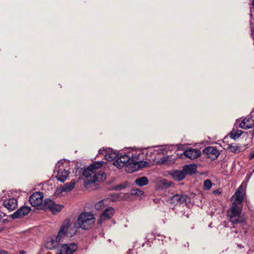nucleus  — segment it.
<instances>
[{"mask_svg": "<svg viewBox=\"0 0 254 254\" xmlns=\"http://www.w3.org/2000/svg\"><path fill=\"white\" fill-rule=\"evenodd\" d=\"M103 161H97L85 169L82 174L85 177L84 183L85 187L96 182L103 181L106 179V174L102 171H97L103 165Z\"/></svg>", "mask_w": 254, "mask_h": 254, "instance_id": "f257e3e1", "label": "nucleus"}, {"mask_svg": "<svg viewBox=\"0 0 254 254\" xmlns=\"http://www.w3.org/2000/svg\"><path fill=\"white\" fill-rule=\"evenodd\" d=\"M95 219L91 213L82 212L78 216L76 221L74 223L75 228H81L83 230L91 229L95 223Z\"/></svg>", "mask_w": 254, "mask_h": 254, "instance_id": "f03ea898", "label": "nucleus"}, {"mask_svg": "<svg viewBox=\"0 0 254 254\" xmlns=\"http://www.w3.org/2000/svg\"><path fill=\"white\" fill-rule=\"evenodd\" d=\"M243 206L232 204L230 208L227 211L229 220L232 224H245L246 217L242 213Z\"/></svg>", "mask_w": 254, "mask_h": 254, "instance_id": "7ed1b4c3", "label": "nucleus"}, {"mask_svg": "<svg viewBox=\"0 0 254 254\" xmlns=\"http://www.w3.org/2000/svg\"><path fill=\"white\" fill-rule=\"evenodd\" d=\"M246 186L247 184L246 183H243L239 187L235 194L231 198L233 201L232 204L243 206V197L245 194Z\"/></svg>", "mask_w": 254, "mask_h": 254, "instance_id": "20e7f679", "label": "nucleus"}, {"mask_svg": "<svg viewBox=\"0 0 254 254\" xmlns=\"http://www.w3.org/2000/svg\"><path fill=\"white\" fill-rule=\"evenodd\" d=\"M237 123H239V127L244 129H248L254 128L253 132V136H254V110L250 115L242 120L241 119L237 120Z\"/></svg>", "mask_w": 254, "mask_h": 254, "instance_id": "39448f33", "label": "nucleus"}, {"mask_svg": "<svg viewBox=\"0 0 254 254\" xmlns=\"http://www.w3.org/2000/svg\"><path fill=\"white\" fill-rule=\"evenodd\" d=\"M41 208L45 210H50L53 213H56L61 211L64 208V206L55 203L50 199H46L42 202Z\"/></svg>", "mask_w": 254, "mask_h": 254, "instance_id": "423d86ee", "label": "nucleus"}, {"mask_svg": "<svg viewBox=\"0 0 254 254\" xmlns=\"http://www.w3.org/2000/svg\"><path fill=\"white\" fill-rule=\"evenodd\" d=\"M58 168L59 169L57 170L56 178L60 182H64L66 180L69 172L65 169L62 161H59L57 164H56V168L57 169Z\"/></svg>", "mask_w": 254, "mask_h": 254, "instance_id": "0eeeda50", "label": "nucleus"}, {"mask_svg": "<svg viewBox=\"0 0 254 254\" xmlns=\"http://www.w3.org/2000/svg\"><path fill=\"white\" fill-rule=\"evenodd\" d=\"M129 161H130V158L128 153L124 154L119 153V155L118 156L117 159L114 161L113 164L120 169L125 167Z\"/></svg>", "mask_w": 254, "mask_h": 254, "instance_id": "6e6552de", "label": "nucleus"}, {"mask_svg": "<svg viewBox=\"0 0 254 254\" xmlns=\"http://www.w3.org/2000/svg\"><path fill=\"white\" fill-rule=\"evenodd\" d=\"M77 246L75 243L69 244H61L58 254H72L77 249Z\"/></svg>", "mask_w": 254, "mask_h": 254, "instance_id": "1a4fd4ad", "label": "nucleus"}, {"mask_svg": "<svg viewBox=\"0 0 254 254\" xmlns=\"http://www.w3.org/2000/svg\"><path fill=\"white\" fill-rule=\"evenodd\" d=\"M131 161L138 162L139 161L144 160L146 157V154L141 149L132 150L128 152Z\"/></svg>", "mask_w": 254, "mask_h": 254, "instance_id": "9d476101", "label": "nucleus"}, {"mask_svg": "<svg viewBox=\"0 0 254 254\" xmlns=\"http://www.w3.org/2000/svg\"><path fill=\"white\" fill-rule=\"evenodd\" d=\"M190 201V198L188 196L185 194H176L171 197H170L168 201L173 204L177 205L181 204Z\"/></svg>", "mask_w": 254, "mask_h": 254, "instance_id": "9b49d317", "label": "nucleus"}, {"mask_svg": "<svg viewBox=\"0 0 254 254\" xmlns=\"http://www.w3.org/2000/svg\"><path fill=\"white\" fill-rule=\"evenodd\" d=\"M43 193L41 192L33 193L29 197V201L33 206L42 205Z\"/></svg>", "mask_w": 254, "mask_h": 254, "instance_id": "f8f14e48", "label": "nucleus"}, {"mask_svg": "<svg viewBox=\"0 0 254 254\" xmlns=\"http://www.w3.org/2000/svg\"><path fill=\"white\" fill-rule=\"evenodd\" d=\"M203 152L206 154L208 158L214 160L217 158L219 154V151L213 146H209L205 148Z\"/></svg>", "mask_w": 254, "mask_h": 254, "instance_id": "ddd939ff", "label": "nucleus"}, {"mask_svg": "<svg viewBox=\"0 0 254 254\" xmlns=\"http://www.w3.org/2000/svg\"><path fill=\"white\" fill-rule=\"evenodd\" d=\"M114 213V209L112 207L107 208L102 213L100 218L98 220V223L101 224L104 221L110 219L112 217Z\"/></svg>", "mask_w": 254, "mask_h": 254, "instance_id": "4468645a", "label": "nucleus"}, {"mask_svg": "<svg viewBox=\"0 0 254 254\" xmlns=\"http://www.w3.org/2000/svg\"><path fill=\"white\" fill-rule=\"evenodd\" d=\"M184 154L188 158L194 159L201 155V152L199 149L190 148L185 150Z\"/></svg>", "mask_w": 254, "mask_h": 254, "instance_id": "2eb2a0df", "label": "nucleus"}, {"mask_svg": "<svg viewBox=\"0 0 254 254\" xmlns=\"http://www.w3.org/2000/svg\"><path fill=\"white\" fill-rule=\"evenodd\" d=\"M31 210V208L28 206H23L15 211L12 215L13 218L22 217L28 214Z\"/></svg>", "mask_w": 254, "mask_h": 254, "instance_id": "dca6fc26", "label": "nucleus"}, {"mask_svg": "<svg viewBox=\"0 0 254 254\" xmlns=\"http://www.w3.org/2000/svg\"><path fill=\"white\" fill-rule=\"evenodd\" d=\"M61 242L56 237L50 238L48 240L45 245L46 248L50 250H55L61 246Z\"/></svg>", "mask_w": 254, "mask_h": 254, "instance_id": "f3484780", "label": "nucleus"}, {"mask_svg": "<svg viewBox=\"0 0 254 254\" xmlns=\"http://www.w3.org/2000/svg\"><path fill=\"white\" fill-rule=\"evenodd\" d=\"M3 204L8 210L12 211L17 207V202L15 198H12L5 200Z\"/></svg>", "mask_w": 254, "mask_h": 254, "instance_id": "a211bd4d", "label": "nucleus"}, {"mask_svg": "<svg viewBox=\"0 0 254 254\" xmlns=\"http://www.w3.org/2000/svg\"><path fill=\"white\" fill-rule=\"evenodd\" d=\"M119 153L113 150L109 149L104 155L105 159L108 161H111L117 159Z\"/></svg>", "mask_w": 254, "mask_h": 254, "instance_id": "6ab92c4d", "label": "nucleus"}, {"mask_svg": "<svg viewBox=\"0 0 254 254\" xmlns=\"http://www.w3.org/2000/svg\"><path fill=\"white\" fill-rule=\"evenodd\" d=\"M196 169L197 167L194 164L186 165L183 168V171L185 173V176L194 174L196 172Z\"/></svg>", "mask_w": 254, "mask_h": 254, "instance_id": "aec40b11", "label": "nucleus"}, {"mask_svg": "<svg viewBox=\"0 0 254 254\" xmlns=\"http://www.w3.org/2000/svg\"><path fill=\"white\" fill-rule=\"evenodd\" d=\"M137 170V164L134 161H129L125 166V170L128 173H132Z\"/></svg>", "mask_w": 254, "mask_h": 254, "instance_id": "412c9836", "label": "nucleus"}, {"mask_svg": "<svg viewBox=\"0 0 254 254\" xmlns=\"http://www.w3.org/2000/svg\"><path fill=\"white\" fill-rule=\"evenodd\" d=\"M70 226V220L68 219H66L64 221L62 226L61 227L59 232V235L61 234L66 235H69L68 234L67 230Z\"/></svg>", "mask_w": 254, "mask_h": 254, "instance_id": "4be33fe9", "label": "nucleus"}, {"mask_svg": "<svg viewBox=\"0 0 254 254\" xmlns=\"http://www.w3.org/2000/svg\"><path fill=\"white\" fill-rule=\"evenodd\" d=\"M171 175L172 177L177 181H181L185 178V173L182 170L173 171Z\"/></svg>", "mask_w": 254, "mask_h": 254, "instance_id": "5701e85b", "label": "nucleus"}, {"mask_svg": "<svg viewBox=\"0 0 254 254\" xmlns=\"http://www.w3.org/2000/svg\"><path fill=\"white\" fill-rule=\"evenodd\" d=\"M75 181H72L70 183L64 184L61 187V190L63 192H69L75 187Z\"/></svg>", "mask_w": 254, "mask_h": 254, "instance_id": "b1692460", "label": "nucleus"}, {"mask_svg": "<svg viewBox=\"0 0 254 254\" xmlns=\"http://www.w3.org/2000/svg\"><path fill=\"white\" fill-rule=\"evenodd\" d=\"M243 132L241 130L233 129L229 134L230 137L235 140L238 138L242 134Z\"/></svg>", "mask_w": 254, "mask_h": 254, "instance_id": "393cba45", "label": "nucleus"}, {"mask_svg": "<svg viewBox=\"0 0 254 254\" xmlns=\"http://www.w3.org/2000/svg\"><path fill=\"white\" fill-rule=\"evenodd\" d=\"M138 186L142 187L148 184V180L145 177H142L136 179L135 181Z\"/></svg>", "mask_w": 254, "mask_h": 254, "instance_id": "a878e982", "label": "nucleus"}, {"mask_svg": "<svg viewBox=\"0 0 254 254\" xmlns=\"http://www.w3.org/2000/svg\"><path fill=\"white\" fill-rule=\"evenodd\" d=\"M107 201V199H104L98 201L97 203L95 204V208L97 210L102 209L107 204L106 202Z\"/></svg>", "mask_w": 254, "mask_h": 254, "instance_id": "bb28decb", "label": "nucleus"}, {"mask_svg": "<svg viewBox=\"0 0 254 254\" xmlns=\"http://www.w3.org/2000/svg\"><path fill=\"white\" fill-rule=\"evenodd\" d=\"M227 149L229 150L232 152L235 153H237L240 152L239 147L232 144H228Z\"/></svg>", "mask_w": 254, "mask_h": 254, "instance_id": "cd10ccee", "label": "nucleus"}, {"mask_svg": "<svg viewBox=\"0 0 254 254\" xmlns=\"http://www.w3.org/2000/svg\"><path fill=\"white\" fill-rule=\"evenodd\" d=\"M171 146H162L161 148L157 150L158 153L161 154H165V153H167L168 150H171L172 149L170 148Z\"/></svg>", "mask_w": 254, "mask_h": 254, "instance_id": "c85d7f7f", "label": "nucleus"}, {"mask_svg": "<svg viewBox=\"0 0 254 254\" xmlns=\"http://www.w3.org/2000/svg\"><path fill=\"white\" fill-rule=\"evenodd\" d=\"M130 193L132 195L140 196L143 194L144 192L142 190L138 189H132L131 190Z\"/></svg>", "mask_w": 254, "mask_h": 254, "instance_id": "c756f323", "label": "nucleus"}, {"mask_svg": "<svg viewBox=\"0 0 254 254\" xmlns=\"http://www.w3.org/2000/svg\"><path fill=\"white\" fill-rule=\"evenodd\" d=\"M72 235H64L63 234H61L60 235H59V232H58L57 236L56 238L57 239V240H59V241L61 242H64V240L66 239L67 237H71Z\"/></svg>", "mask_w": 254, "mask_h": 254, "instance_id": "7c9ffc66", "label": "nucleus"}, {"mask_svg": "<svg viewBox=\"0 0 254 254\" xmlns=\"http://www.w3.org/2000/svg\"><path fill=\"white\" fill-rule=\"evenodd\" d=\"M137 164V168H143L145 167L148 165V162L146 161H143V160L139 161L138 162H136Z\"/></svg>", "mask_w": 254, "mask_h": 254, "instance_id": "2f4dec72", "label": "nucleus"}, {"mask_svg": "<svg viewBox=\"0 0 254 254\" xmlns=\"http://www.w3.org/2000/svg\"><path fill=\"white\" fill-rule=\"evenodd\" d=\"M212 184L209 180H206L204 181L203 186L205 189L209 190L211 188Z\"/></svg>", "mask_w": 254, "mask_h": 254, "instance_id": "473e14b6", "label": "nucleus"}, {"mask_svg": "<svg viewBox=\"0 0 254 254\" xmlns=\"http://www.w3.org/2000/svg\"><path fill=\"white\" fill-rule=\"evenodd\" d=\"M154 236H153L152 233L148 234L147 235L146 237H145V239L147 240V241H149V240L154 239Z\"/></svg>", "mask_w": 254, "mask_h": 254, "instance_id": "72a5a7b5", "label": "nucleus"}, {"mask_svg": "<svg viewBox=\"0 0 254 254\" xmlns=\"http://www.w3.org/2000/svg\"><path fill=\"white\" fill-rule=\"evenodd\" d=\"M169 158V156H166L165 157H163L161 159L162 163H164L167 162Z\"/></svg>", "mask_w": 254, "mask_h": 254, "instance_id": "f704fd0d", "label": "nucleus"}, {"mask_svg": "<svg viewBox=\"0 0 254 254\" xmlns=\"http://www.w3.org/2000/svg\"><path fill=\"white\" fill-rule=\"evenodd\" d=\"M108 150H105L104 149H100L99 151H98V153L99 154H105L106 153H107Z\"/></svg>", "mask_w": 254, "mask_h": 254, "instance_id": "c9c22d12", "label": "nucleus"}, {"mask_svg": "<svg viewBox=\"0 0 254 254\" xmlns=\"http://www.w3.org/2000/svg\"><path fill=\"white\" fill-rule=\"evenodd\" d=\"M254 173V169L253 170V171L251 173H250V174H248L247 175L246 178H247V180L248 181L249 180V179L251 177L252 175H253V173Z\"/></svg>", "mask_w": 254, "mask_h": 254, "instance_id": "e433bc0d", "label": "nucleus"}, {"mask_svg": "<svg viewBox=\"0 0 254 254\" xmlns=\"http://www.w3.org/2000/svg\"><path fill=\"white\" fill-rule=\"evenodd\" d=\"M0 254H7V252L4 250H0Z\"/></svg>", "mask_w": 254, "mask_h": 254, "instance_id": "4c0bfd02", "label": "nucleus"}, {"mask_svg": "<svg viewBox=\"0 0 254 254\" xmlns=\"http://www.w3.org/2000/svg\"><path fill=\"white\" fill-rule=\"evenodd\" d=\"M253 157H254V151L251 154L250 159H252Z\"/></svg>", "mask_w": 254, "mask_h": 254, "instance_id": "58836bf2", "label": "nucleus"}, {"mask_svg": "<svg viewBox=\"0 0 254 254\" xmlns=\"http://www.w3.org/2000/svg\"><path fill=\"white\" fill-rule=\"evenodd\" d=\"M177 146H178V149H181V147H182V145H180V144H178V145H177Z\"/></svg>", "mask_w": 254, "mask_h": 254, "instance_id": "ea45409f", "label": "nucleus"}, {"mask_svg": "<svg viewBox=\"0 0 254 254\" xmlns=\"http://www.w3.org/2000/svg\"><path fill=\"white\" fill-rule=\"evenodd\" d=\"M166 182H167V181L166 180H163V184H164V185L165 184L166 185Z\"/></svg>", "mask_w": 254, "mask_h": 254, "instance_id": "a19ab883", "label": "nucleus"}, {"mask_svg": "<svg viewBox=\"0 0 254 254\" xmlns=\"http://www.w3.org/2000/svg\"><path fill=\"white\" fill-rule=\"evenodd\" d=\"M216 193H220V192L218 190H216L214 191Z\"/></svg>", "mask_w": 254, "mask_h": 254, "instance_id": "79ce46f5", "label": "nucleus"}, {"mask_svg": "<svg viewBox=\"0 0 254 254\" xmlns=\"http://www.w3.org/2000/svg\"><path fill=\"white\" fill-rule=\"evenodd\" d=\"M252 0V4L253 6H254V0Z\"/></svg>", "mask_w": 254, "mask_h": 254, "instance_id": "37998d69", "label": "nucleus"}, {"mask_svg": "<svg viewBox=\"0 0 254 254\" xmlns=\"http://www.w3.org/2000/svg\"><path fill=\"white\" fill-rule=\"evenodd\" d=\"M130 250H129V251L127 252L128 254H129V253L130 252Z\"/></svg>", "mask_w": 254, "mask_h": 254, "instance_id": "c03bdc74", "label": "nucleus"}, {"mask_svg": "<svg viewBox=\"0 0 254 254\" xmlns=\"http://www.w3.org/2000/svg\"><path fill=\"white\" fill-rule=\"evenodd\" d=\"M144 246V244L143 243L142 245V246L143 247Z\"/></svg>", "mask_w": 254, "mask_h": 254, "instance_id": "a18cd8bd", "label": "nucleus"}]
</instances>
